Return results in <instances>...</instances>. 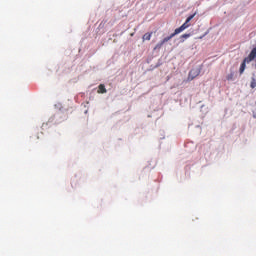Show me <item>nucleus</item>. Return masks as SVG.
Listing matches in <instances>:
<instances>
[{
  "instance_id": "1",
  "label": "nucleus",
  "mask_w": 256,
  "mask_h": 256,
  "mask_svg": "<svg viewBox=\"0 0 256 256\" xmlns=\"http://www.w3.org/2000/svg\"><path fill=\"white\" fill-rule=\"evenodd\" d=\"M195 15H197V12H195L194 14H192V15H190L187 19H186V21H185V23H183L179 28H176L175 30H176V33H183V31H185V29H189V27H191V24H190V22H191V20L195 17Z\"/></svg>"
},
{
  "instance_id": "2",
  "label": "nucleus",
  "mask_w": 256,
  "mask_h": 256,
  "mask_svg": "<svg viewBox=\"0 0 256 256\" xmlns=\"http://www.w3.org/2000/svg\"><path fill=\"white\" fill-rule=\"evenodd\" d=\"M175 35H179V33H176V30L174 31V33L170 34L168 37H165L162 41H160L155 46V49H161L163 47V45H165V43L171 41V39H173V37H175Z\"/></svg>"
},
{
  "instance_id": "3",
  "label": "nucleus",
  "mask_w": 256,
  "mask_h": 256,
  "mask_svg": "<svg viewBox=\"0 0 256 256\" xmlns=\"http://www.w3.org/2000/svg\"><path fill=\"white\" fill-rule=\"evenodd\" d=\"M199 75H201V69L193 68L190 70L187 79L188 81H193V79H195L196 77H199Z\"/></svg>"
},
{
  "instance_id": "4",
  "label": "nucleus",
  "mask_w": 256,
  "mask_h": 256,
  "mask_svg": "<svg viewBox=\"0 0 256 256\" xmlns=\"http://www.w3.org/2000/svg\"><path fill=\"white\" fill-rule=\"evenodd\" d=\"M256 58V47H254L248 57L244 58L245 62L251 63V61H255Z\"/></svg>"
},
{
  "instance_id": "5",
  "label": "nucleus",
  "mask_w": 256,
  "mask_h": 256,
  "mask_svg": "<svg viewBox=\"0 0 256 256\" xmlns=\"http://www.w3.org/2000/svg\"><path fill=\"white\" fill-rule=\"evenodd\" d=\"M152 35H153V32L145 33V34L142 36V41H151Z\"/></svg>"
},
{
  "instance_id": "6",
  "label": "nucleus",
  "mask_w": 256,
  "mask_h": 256,
  "mask_svg": "<svg viewBox=\"0 0 256 256\" xmlns=\"http://www.w3.org/2000/svg\"><path fill=\"white\" fill-rule=\"evenodd\" d=\"M247 67V62H245V59L243 60V62L240 65V75H243V73H245V69Z\"/></svg>"
},
{
  "instance_id": "7",
  "label": "nucleus",
  "mask_w": 256,
  "mask_h": 256,
  "mask_svg": "<svg viewBox=\"0 0 256 256\" xmlns=\"http://www.w3.org/2000/svg\"><path fill=\"white\" fill-rule=\"evenodd\" d=\"M250 87H251V89H255V87H256V76H255V74H253V76L251 78Z\"/></svg>"
},
{
  "instance_id": "8",
  "label": "nucleus",
  "mask_w": 256,
  "mask_h": 256,
  "mask_svg": "<svg viewBox=\"0 0 256 256\" xmlns=\"http://www.w3.org/2000/svg\"><path fill=\"white\" fill-rule=\"evenodd\" d=\"M98 93H107V89L105 88V86L103 84H100L98 86Z\"/></svg>"
},
{
  "instance_id": "9",
  "label": "nucleus",
  "mask_w": 256,
  "mask_h": 256,
  "mask_svg": "<svg viewBox=\"0 0 256 256\" xmlns=\"http://www.w3.org/2000/svg\"><path fill=\"white\" fill-rule=\"evenodd\" d=\"M189 37H191V34H183L180 36L181 39V43L185 42V39H189Z\"/></svg>"
},
{
  "instance_id": "10",
  "label": "nucleus",
  "mask_w": 256,
  "mask_h": 256,
  "mask_svg": "<svg viewBox=\"0 0 256 256\" xmlns=\"http://www.w3.org/2000/svg\"><path fill=\"white\" fill-rule=\"evenodd\" d=\"M233 77H235V74L233 72H231L230 74H228L226 76V79H227V81H233Z\"/></svg>"
}]
</instances>
